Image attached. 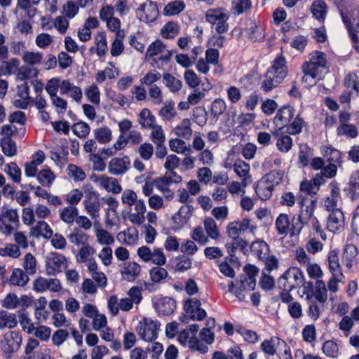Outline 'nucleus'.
Masks as SVG:
<instances>
[{
  "label": "nucleus",
  "mask_w": 359,
  "mask_h": 359,
  "mask_svg": "<svg viewBox=\"0 0 359 359\" xmlns=\"http://www.w3.org/2000/svg\"><path fill=\"white\" fill-rule=\"evenodd\" d=\"M284 173L282 170H273L266 174L261 179L264 180L266 183L271 185L274 189V187L279 184L283 178Z\"/></svg>",
  "instance_id": "nucleus-50"
},
{
  "label": "nucleus",
  "mask_w": 359,
  "mask_h": 359,
  "mask_svg": "<svg viewBox=\"0 0 359 359\" xmlns=\"http://www.w3.org/2000/svg\"><path fill=\"white\" fill-rule=\"evenodd\" d=\"M201 303L198 299H189L184 302L186 314L180 317L182 322L188 323L189 320H202L206 317V312L201 308Z\"/></svg>",
  "instance_id": "nucleus-7"
},
{
  "label": "nucleus",
  "mask_w": 359,
  "mask_h": 359,
  "mask_svg": "<svg viewBox=\"0 0 359 359\" xmlns=\"http://www.w3.org/2000/svg\"><path fill=\"white\" fill-rule=\"evenodd\" d=\"M137 15L141 21L151 22L156 20L158 15V9L156 4L147 1L137 9Z\"/></svg>",
  "instance_id": "nucleus-12"
},
{
  "label": "nucleus",
  "mask_w": 359,
  "mask_h": 359,
  "mask_svg": "<svg viewBox=\"0 0 359 359\" xmlns=\"http://www.w3.org/2000/svg\"><path fill=\"white\" fill-rule=\"evenodd\" d=\"M43 54L39 52L25 51L22 55V60L29 66L34 67L41 64Z\"/></svg>",
  "instance_id": "nucleus-57"
},
{
  "label": "nucleus",
  "mask_w": 359,
  "mask_h": 359,
  "mask_svg": "<svg viewBox=\"0 0 359 359\" xmlns=\"http://www.w3.org/2000/svg\"><path fill=\"white\" fill-rule=\"evenodd\" d=\"M180 31V26L174 22H167L161 29V33L165 39H172L176 36Z\"/></svg>",
  "instance_id": "nucleus-54"
},
{
  "label": "nucleus",
  "mask_w": 359,
  "mask_h": 359,
  "mask_svg": "<svg viewBox=\"0 0 359 359\" xmlns=\"http://www.w3.org/2000/svg\"><path fill=\"white\" fill-rule=\"evenodd\" d=\"M233 168L236 175L241 178L243 188L251 183L252 179L250 175V166L248 163L243 160L238 159L234 162Z\"/></svg>",
  "instance_id": "nucleus-20"
},
{
  "label": "nucleus",
  "mask_w": 359,
  "mask_h": 359,
  "mask_svg": "<svg viewBox=\"0 0 359 359\" xmlns=\"http://www.w3.org/2000/svg\"><path fill=\"white\" fill-rule=\"evenodd\" d=\"M203 224L205 232L208 237L215 240L219 237V231L213 218L206 217L204 219Z\"/></svg>",
  "instance_id": "nucleus-48"
},
{
  "label": "nucleus",
  "mask_w": 359,
  "mask_h": 359,
  "mask_svg": "<svg viewBox=\"0 0 359 359\" xmlns=\"http://www.w3.org/2000/svg\"><path fill=\"white\" fill-rule=\"evenodd\" d=\"M89 161L92 163L93 170L97 172H102L106 168V163L103 157L100 153L91 154L89 155Z\"/></svg>",
  "instance_id": "nucleus-64"
},
{
  "label": "nucleus",
  "mask_w": 359,
  "mask_h": 359,
  "mask_svg": "<svg viewBox=\"0 0 359 359\" xmlns=\"http://www.w3.org/2000/svg\"><path fill=\"white\" fill-rule=\"evenodd\" d=\"M280 133H281V131L278 133V135L275 133L277 137L276 146L281 152H287L292 148V140L290 136L287 135H280Z\"/></svg>",
  "instance_id": "nucleus-53"
},
{
  "label": "nucleus",
  "mask_w": 359,
  "mask_h": 359,
  "mask_svg": "<svg viewBox=\"0 0 359 359\" xmlns=\"http://www.w3.org/2000/svg\"><path fill=\"white\" fill-rule=\"evenodd\" d=\"M32 234L35 237L42 236L50 238L53 236V231L50 226L44 221H39L32 229Z\"/></svg>",
  "instance_id": "nucleus-39"
},
{
  "label": "nucleus",
  "mask_w": 359,
  "mask_h": 359,
  "mask_svg": "<svg viewBox=\"0 0 359 359\" xmlns=\"http://www.w3.org/2000/svg\"><path fill=\"white\" fill-rule=\"evenodd\" d=\"M326 63L325 54L320 51H314L310 54L309 62L303 64L302 70L310 75H315L316 73H320V69L325 68Z\"/></svg>",
  "instance_id": "nucleus-10"
},
{
  "label": "nucleus",
  "mask_w": 359,
  "mask_h": 359,
  "mask_svg": "<svg viewBox=\"0 0 359 359\" xmlns=\"http://www.w3.org/2000/svg\"><path fill=\"white\" fill-rule=\"evenodd\" d=\"M68 238L72 244L76 246L81 245L82 247L89 244V236L79 229H74V231L69 234Z\"/></svg>",
  "instance_id": "nucleus-32"
},
{
  "label": "nucleus",
  "mask_w": 359,
  "mask_h": 359,
  "mask_svg": "<svg viewBox=\"0 0 359 359\" xmlns=\"http://www.w3.org/2000/svg\"><path fill=\"white\" fill-rule=\"evenodd\" d=\"M90 180L100 188L106 190L107 192L118 194L122 191L121 184L115 177H109L107 175H93L90 176Z\"/></svg>",
  "instance_id": "nucleus-11"
},
{
  "label": "nucleus",
  "mask_w": 359,
  "mask_h": 359,
  "mask_svg": "<svg viewBox=\"0 0 359 359\" xmlns=\"http://www.w3.org/2000/svg\"><path fill=\"white\" fill-rule=\"evenodd\" d=\"M19 217L16 210L4 208L0 213V233L9 236L18 227Z\"/></svg>",
  "instance_id": "nucleus-5"
},
{
  "label": "nucleus",
  "mask_w": 359,
  "mask_h": 359,
  "mask_svg": "<svg viewBox=\"0 0 359 359\" xmlns=\"http://www.w3.org/2000/svg\"><path fill=\"white\" fill-rule=\"evenodd\" d=\"M344 226V215L341 209H335L327 218V228L332 232L341 231Z\"/></svg>",
  "instance_id": "nucleus-18"
},
{
  "label": "nucleus",
  "mask_w": 359,
  "mask_h": 359,
  "mask_svg": "<svg viewBox=\"0 0 359 359\" xmlns=\"http://www.w3.org/2000/svg\"><path fill=\"white\" fill-rule=\"evenodd\" d=\"M251 251L256 255L259 259H264L269 252V247L264 241H256L251 245Z\"/></svg>",
  "instance_id": "nucleus-46"
},
{
  "label": "nucleus",
  "mask_w": 359,
  "mask_h": 359,
  "mask_svg": "<svg viewBox=\"0 0 359 359\" xmlns=\"http://www.w3.org/2000/svg\"><path fill=\"white\" fill-rule=\"evenodd\" d=\"M78 216V209L72 205L65 207L60 210V217L61 220L67 224H72L76 221V218Z\"/></svg>",
  "instance_id": "nucleus-40"
},
{
  "label": "nucleus",
  "mask_w": 359,
  "mask_h": 359,
  "mask_svg": "<svg viewBox=\"0 0 359 359\" xmlns=\"http://www.w3.org/2000/svg\"><path fill=\"white\" fill-rule=\"evenodd\" d=\"M316 204V201L311 199H304L302 201L300 213L297 215H294L292 218V235L299 234L304 226L310 223L317 231H320L318 222L316 218L313 217Z\"/></svg>",
  "instance_id": "nucleus-1"
},
{
  "label": "nucleus",
  "mask_w": 359,
  "mask_h": 359,
  "mask_svg": "<svg viewBox=\"0 0 359 359\" xmlns=\"http://www.w3.org/2000/svg\"><path fill=\"white\" fill-rule=\"evenodd\" d=\"M171 54V52L166 49L165 46L161 41L157 40L149 45L145 57L147 58L159 55V60L167 62L170 59Z\"/></svg>",
  "instance_id": "nucleus-13"
},
{
  "label": "nucleus",
  "mask_w": 359,
  "mask_h": 359,
  "mask_svg": "<svg viewBox=\"0 0 359 359\" xmlns=\"http://www.w3.org/2000/svg\"><path fill=\"white\" fill-rule=\"evenodd\" d=\"M175 135L184 140H189L193 134L191 123L189 118H184L174 129Z\"/></svg>",
  "instance_id": "nucleus-30"
},
{
  "label": "nucleus",
  "mask_w": 359,
  "mask_h": 359,
  "mask_svg": "<svg viewBox=\"0 0 359 359\" xmlns=\"http://www.w3.org/2000/svg\"><path fill=\"white\" fill-rule=\"evenodd\" d=\"M163 78L165 86L168 87L171 92L176 93L181 89L182 83L180 80L168 73L164 74Z\"/></svg>",
  "instance_id": "nucleus-55"
},
{
  "label": "nucleus",
  "mask_w": 359,
  "mask_h": 359,
  "mask_svg": "<svg viewBox=\"0 0 359 359\" xmlns=\"http://www.w3.org/2000/svg\"><path fill=\"white\" fill-rule=\"evenodd\" d=\"M5 172L11 178L13 182L20 183L21 181V170L18 165L14 163H8L4 170Z\"/></svg>",
  "instance_id": "nucleus-60"
},
{
  "label": "nucleus",
  "mask_w": 359,
  "mask_h": 359,
  "mask_svg": "<svg viewBox=\"0 0 359 359\" xmlns=\"http://www.w3.org/2000/svg\"><path fill=\"white\" fill-rule=\"evenodd\" d=\"M280 345L285 346L283 340L278 337H273L269 340L264 341L261 344V347L265 353L273 355L277 352Z\"/></svg>",
  "instance_id": "nucleus-31"
},
{
  "label": "nucleus",
  "mask_w": 359,
  "mask_h": 359,
  "mask_svg": "<svg viewBox=\"0 0 359 359\" xmlns=\"http://www.w3.org/2000/svg\"><path fill=\"white\" fill-rule=\"evenodd\" d=\"M267 73L269 76H273L281 83L287 74L285 58L279 57L276 59L273 65L268 69Z\"/></svg>",
  "instance_id": "nucleus-21"
},
{
  "label": "nucleus",
  "mask_w": 359,
  "mask_h": 359,
  "mask_svg": "<svg viewBox=\"0 0 359 359\" xmlns=\"http://www.w3.org/2000/svg\"><path fill=\"white\" fill-rule=\"evenodd\" d=\"M55 178L54 173L50 169H43L37 175L39 182L45 187H50Z\"/></svg>",
  "instance_id": "nucleus-62"
},
{
  "label": "nucleus",
  "mask_w": 359,
  "mask_h": 359,
  "mask_svg": "<svg viewBox=\"0 0 359 359\" xmlns=\"http://www.w3.org/2000/svg\"><path fill=\"white\" fill-rule=\"evenodd\" d=\"M172 264L176 271L184 272L191 268L192 261L184 255H181L173 259Z\"/></svg>",
  "instance_id": "nucleus-38"
},
{
  "label": "nucleus",
  "mask_w": 359,
  "mask_h": 359,
  "mask_svg": "<svg viewBox=\"0 0 359 359\" xmlns=\"http://www.w3.org/2000/svg\"><path fill=\"white\" fill-rule=\"evenodd\" d=\"M79 6L73 1H67L62 6L63 15L68 19L74 18L79 13Z\"/></svg>",
  "instance_id": "nucleus-63"
},
{
  "label": "nucleus",
  "mask_w": 359,
  "mask_h": 359,
  "mask_svg": "<svg viewBox=\"0 0 359 359\" xmlns=\"http://www.w3.org/2000/svg\"><path fill=\"white\" fill-rule=\"evenodd\" d=\"M229 18V13L223 7L208 9L205 13V20L212 25H215V29L219 34H223L228 31Z\"/></svg>",
  "instance_id": "nucleus-3"
},
{
  "label": "nucleus",
  "mask_w": 359,
  "mask_h": 359,
  "mask_svg": "<svg viewBox=\"0 0 359 359\" xmlns=\"http://www.w3.org/2000/svg\"><path fill=\"white\" fill-rule=\"evenodd\" d=\"M45 264L46 274L53 276L65 270L68 262L65 256L56 252H51L46 257Z\"/></svg>",
  "instance_id": "nucleus-8"
},
{
  "label": "nucleus",
  "mask_w": 359,
  "mask_h": 359,
  "mask_svg": "<svg viewBox=\"0 0 359 359\" xmlns=\"http://www.w3.org/2000/svg\"><path fill=\"white\" fill-rule=\"evenodd\" d=\"M87 213L93 218L97 219L100 216V203L97 197L89 198L83 202Z\"/></svg>",
  "instance_id": "nucleus-36"
},
{
  "label": "nucleus",
  "mask_w": 359,
  "mask_h": 359,
  "mask_svg": "<svg viewBox=\"0 0 359 359\" xmlns=\"http://www.w3.org/2000/svg\"><path fill=\"white\" fill-rule=\"evenodd\" d=\"M324 182L325 179L319 174H316L311 180L302 182L300 189L308 194H316Z\"/></svg>",
  "instance_id": "nucleus-24"
},
{
  "label": "nucleus",
  "mask_w": 359,
  "mask_h": 359,
  "mask_svg": "<svg viewBox=\"0 0 359 359\" xmlns=\"http://www.w3.org/2000/svg\"><path fill=\"white\" fill-rule=\"evenodd\" d=\"M67 172L69 177L75 182H82L86 179V177L84 170L74 164H70L68 165Z\"/></svg>",
  "instance_id": "nucleus-58"
},
{
  "label": "nucleus",
  "mask_w": 359,
  "mask_h": 359,
  "mask_svg": "<svg viewBox=\"0 0 359 359\" xmlns=\"http://www.w3.org/2000/svg\"><path fill=\"white\" fill-rule=\"evenodd\" d=\"M175 306V301L172 298L166 297L158 302L157 311L161 314L168 316L173 313Z\"/></svg>",
  "instance_id": "nucleus-37"
},
{
  "label": "nucleus",
  "mask_w": 359,
  "mask_h": 359,
  "mask_svg": "<svg viewBox=\"0 0 359 359\" xmlns=\"http://www.w3.org/2000/svg\"><path fill=\"white\" fill-rule=\"evenodd\" d=\"M176 115L174 102H165L159 110V116L164 120H171Z\"/></svg>",
  "instance_id": "nucleus-61"
},
{
  "label": "nucleus",
  "mask_w": 359,
  "mask_h": 359,
  "mask_svg": "<svg viewBox=\"0 0 359 359\" xmlns=\"http://www.w3.org/2000/svg\"><path fill=\"white\" fill-rule=\"evenodd\" d=\"M248 229L252 233H255L257 229L255 225L251 224V221L249 218L229 223L226 226V234L233 240V243L231 246L227 247L228 249L231 248V251H233L234 248H245L248 245L247 242L240 235Z\"/></svg>",
  "instance_id": "nucleus-2"
},
{
  "label": "nucleus",
  "mask_w": 359,
  "mask_h": 359,
  "mask_svg": "<svg viewBox=\"0 0 359 359\" xmlns=\"http://www.w3.org/2000/svg\"><path fill=\"white\" fill-rule=\"evenodd\" d=\"M159 327L158 321L145 317L138 322L135 330L141 339L151 342L157 338Z\"/></svg>",
  "instance_id": "nucleus-4"
},
{
  "label": "nucleus",
  "mask_w": 359,
  "mask_h": 359,
  "mask_svg": "<svg viewBox=\"0 0 359 359\" xmlns=\"http://www.w3.org/2000/svg\"><path fill=\"white\" fill-rule=\"evenodd\" d=\"M156 118L149 109L144 108L138 114V123L143 128L149 129L155 125Z\"/></svg>",
  "instance_id": "nucleus-35"
},
{
  "label": "nucleus",
  "mask_w": 359,
  "mask_h": 359,
  "mask_svg": "<svg viewBox=\"0 0 359 359\" xmlns=\"http://www.w3.org/2000/svg\"><path fill=\"white\" fill-rule=\"evenodd\" d=\"M314 297L321 303H325L327 299V289L324 281L318 280L312 292Z\"/></svg>",
  "instance_id": "nucleus-42"
},
{
  "label": "nucleus",
  "mask_w": 359,
  "mask_h": 359,
  "mask_svg": "<svg viewBox=\"0 0 359 359\" xmlns=\"http://www.w3.org/2000/svg\"><path fill=\"white\" fill-rule=\"evenodd\" d=\"M133 212L129 215V221L137 225L142 224L145 220L147 206L143 199H139L135 204Z\"/></svg>",
  "instance_id": "nucleus-19"
},
{
  "label": "nucleus",
  "mask_w": 359,
  "mask_h": 359,
  "mask_svg": "<svg viewBox=\"0 0 359 359\" xmlns=\"http://www.w3.org/2000/svg\"><path fill=\"white\" fill-rule=\"evenodd\" d=\"M256 285V280H253L252 279L245 280L244 278H241L240 280V286L236 290H233L234 284L233 281H231L229 290L231 293H234L237 298L240 300H244L245 299L247 293L253 290Z\"/></svg>",
  "instance_id": "nucleus-17"
},
{
  "label": "nucleus",
  "mask_w": 359,
  "mask_h": 359,
  "mask_svg": "<svg viewBox=\"0 0 359 359\" xmlns=\"http://www.w3.org/2000/svg\"><path fill=\"white\" fill-rule=\"evenodd\" d=\"M95 250L89 244L82 246L76 255V260L78 262L84 263L87 262L89 259L93 258Z\"/></svg>",
  "instance_id": "nucleus-59"
},
{
  "label": "nucleus",
  "mask_w": 359,
  "mask_h": 359,
  "mask_svg": "<svg viewBox=\"0 0 359 359\" xmlns=\"http://www.w3.org/2000/svg\"><path fill=\"white\" fill-rule=\"evenodd\" d=\"M140 271L141 267L140 264L135 262H129L124 264L121 270V273L124 280L133 281L138 276Z\"/></svg>",
  "instance_id": "nucleus-26"
},
{
  "label": "nucleus",
  "mask_w": 359,
  "mask_h": 359,
  "mask_svg": "<svg viewBox=\"0 0 359 359\" xmlns=\"http://www.w3.org/2000/svg\"><path fill=\"white\" fill-rule=\"evenodd\" d=\"M130 167V161L128 156L114 157L108 164L109 172L113 175H121L126 173Z\"/></svg>",
  "instance_id": "nucleus-14"
},
{
  "label": "nucleus",
  "mask_w": 359,
  "mask_h": 359,
  "mask_svg": "<svg viewBox=\"0 0 359 359\" xmlns=\"http://www.w3.org/2000/svg\"><path fill=\"white\" fill-rule=\"evenodd\" d=\"M357 255L358 249L354 245L348 244L345 246L342 255V259L347 268L351 269L352 267Z\"/></svg>",
  "instance_id": "nucleus-33"
},
{
  "label": "nucleus",
  "mask_w": 359,
  "mask_h": 359,
  "mask_svg": "<svg viewBox=\"0 0 359 359\" xmlns=\"http://www.w3.org/2000/svg\"><path fill=\"white\" fill-rule=\"evenodd\" d=\"M137 254L144 262H151L156 266H163L166 263V257L160 248L151 249L148 246L143 245L137 249Z\"/></svg>",
  "instance_id": "nucleus-6"
},
{
  "label": "nucleus",
  "mask_w": 359,
  "mask_h": 359,
  "mask_svg": "<svg viewBox=\"0 0 359 359\" xmlns=\"http://www.w3.org/2000/svg\"><path fill=\"white\" fill-rule=\"evenodd\" d=\"M61 94L68 95L77 103L81 102L83 97L81 88L71 83L69 80H62Z\"/></svg>",
  "instance_id": "nucleus-23"
},
{
  "label": "nucleus",
  "mask_w": 359,
  "mask_h": 359,
  "mask_svg": "<svg viewBox=\"0 0 359 359\" xmlns=\"http://www.w3.org/2000/svg\"><path fill=\"white\" fill-rule=\"evenodd\" d=\"M294 114V109L291 107H284L280 109L274 117L273 122L278 129L276 130V134L282 131L286 126L291 121Z\"/></svg>",
  "instance_id": "nucleus-15"
},
{
  "label": "nucleus",
  "mask_w": 359,
  "mask_h": 359,
  "mask_svg": "<svg viewBox=\"0 0 359 359\" xmlns=\"http://www.w3.org/2000/svg\"><path fill=\"white\" fill-rule=\"evenodd\" d=\"M185 8V4L182 1H174L168 4L163 8L165 15L171 16L178 15Z\"/></svg>",
  "instance_id": "nucleus-49"
},
{
  "label": "nucleus",
  "mask_w": 359,
  "mask_h": 359,
  "mask_svg": "<svg viewBox=\"0 0 359 359\" xmlns=\"http://www.w3.org/2000/svg\"><path fill=\"white\" fill-rule=\"evenodd\" d=\"M29 281V278L28 274L19 268H16L13 270L9 278L11 285L18 287L25 286Z\"/></svg>",
  "instance_id": "nucleus-29"
},
{
  "label": "nucleus",
  "mask_w": 359,
  "mask_h": 359,
  "mask_svg": "<svg viewBox=\"0 0 359 359\" xmlns=\"http://www.w3.org/2000/svg\"><path fill=\"white\" fill-rule=\"evenodd\" d=\"M304 280L302 271L297 267H291L279 278V284L287 290L297 288Z\"/></svg>",
  "instance_id": "nucleus-9"
},
{
  "label": "nucleus",
  "mask_w": 359,
  "mask_h": 359,
  "mask_svg": "<svg viewBox=\"0 0 359 359\" xmlns=\"http://www.w3.org/2000/svg\"><path fill=\"white\" fill-rule=\"evenodd\" d=\"M273 188L271 185L266 183L264 180L260 179L257 182L255 191L258 197L262 200H268L272 196Z\"/></svg>",
  "instance_id": "nucleus-41"
},
{
  "label": "nucleus",
  "mask_w": 359,
  "mask_h": 359,
  "mask_svg": "<svg viewBox=\"0 0 359 359\" xmlns=\"http://www.w3.org/2000/svg\"><path fill=\"white\" fill-rule=\"evenodd\" d=\"M18 324L16 316L5 311H0V329L15 327Z\"/></svg>",
  "instance_id": "nucleus-43"
},
{
  "label": "nucleus",
  "mask_w": 359,
  "mask_h": 359,
  "mask_svg": "<svg viewBox=\"0 0 359 359\" xmlns=\"http://www.w3.org/2000/svg\"><path fill=\"white\" fill-rule=\"evenodd\" d=\"M93 231L95 235L96 241L100 245H106L108 247L115 243V239L106 229H103L98 223H94Z\"/></svg>",
  "instance_id": "nucleus-22"
},
{
  "label": "nucleus",
  "mask_w": 359,
  "mask_h": 359,
  "mask_svg": "<svg viewBox=\"0 0 359 359\" xmlns=\"http://www.w3.org/2000/svg\"><path fill=\"white\" fill-rule=\"evenodd\" d=\"M329 271L332 276L344 277L342 273V268L339 263V259L336 250H332L329 252L327 257Z\"/></svg>",
  "instance_id": "nucleus-28"
},
{
  "label": "nucleus",
  "mask_w": 359,
  "mask_h": 359,
  "mask_svg": "<svg viewBox=\"0 0 359 359\" xmlns=\"http://www.w3.org/2000/svg\"><path fill=\"white\" fill-rule=\"evenodd\" d=\"M168 145L170 150L175 153L184 154L191 151L190 146L187 145L183 140L179 138L171 139L169 140Z\"/></svg>",
  "instance_id": "nucleus-45"
},
{
  "label": "nucleus",
  "mask_w": 359,
  "mask_h": 359,
  "mask_svg": "<svg viewBox=\"0 0 359 359\" xmlns=\"http://www.w3.org/2000/svg\"><path fill=\"white\" fill-rule=\"evenodd\" d=\"M290 219L287 214L281 213L275 222L276 229L279 235H287L290 230Z\"/></svg>",
  "instance_id": "nucleus-44"
},
{
  "label": "nucleus",
  "mask_w": 359,
  "mask_h": 359,
  "mask_svg": "<svg viewBox=\"0 0 359 359\" xmlns=\"http://www.w3.org/2000/svg\"><path fill=\"white\" fill-rule=\"evenodd\" d=\"M39 74V70L34 67L23 65L18 68L16 78L18 80L24 81L35 78Z\"/></svg>",
  "instance_id": "nucleus-34"
},
{
  "label": "nucleus",
  "mask_w": 359,
  "mask_h": 359,
  "mask_svg": "<svg viewBox=\"0 0 359 359\" xmlns=\"http://www.w3.org/2000/svg\"><path fill=\"white\" fill-rule=\"evenodd\" d=\"M94 137L98 142L107 144L111 140V130L107 127H101L94 130Z\"/></svg>",
  "instance_id": "nucleus-52"
},
{
  "label": "nucleus",
  "mask_w": 359,
  "mask_h": 359,
  "mask_svg": "<svg viewBox=\"0 0 359 359\" xmlns=\"http://www.w3.org/2000/svg\"><path fill=\"white\" fill-rule=\"evenodd\" d=\"M330 188V194L325 200V207L327 211L333 212L335 209H341L338 207L340 202L339 189L334 184H331Z\"/></svg>",
  "instance_id": "nucleus-25"
},
{
  "label": "nucleus",
  "mask_w": 359,
  "mask_h": 359,
  "mask_svg": "<svg viewBox=\"0 0 359 359\" xmlns=\"http://www.w3.org/2000/svg\"><path fill=\"white\" fill-rule=\"evenodd\" d=\"M22 343L21 335L16 332H8L4 334L2 341L4 351L8 353L16 352Z\"/></svg>",
  "instance_id": "nucleus-16"
},
{
  "label": "nucleus",
  "mask_w": 359,
  "mask_h": 359,
  "mask_svg": "<svg viewBox=\"0 0 359 359\" xmlns=\"http://www.w3.org/2000/svg\"><path fill=\"white\" fill-rule=\"evenodd\" d=\"M252 7L250 0H233L232 1L231 12L234 15H241L248 11Z\"/></svg>",
  "instance_id": "nucleus-51"
},
{
  "label": "nucleus",
  "mask_w": 359,
  "mask_h": 359,
  "mask_svg": "<svg viewBox=\"0 0 359 359\" xmlns=\"http://www.w3.org/2000/svg\"><path fill=\"white\" fill-rule=\"evenodd\" d=\"M192 216V210L190 206H182L177 212L172 216V220L177 229L183 227Z\"/></svg>",
  "instance_id": "nucleus-27"
},
{
  "label": "nucleus",
  "mask_w": 359,
  "mask_h": 359,
  "mask_svg": "<svg viewBox=\"0 0 359 359\" xmlns=\"http://www.w3.org/2000/svg\"><path fill=\"white\" fill-rule=\"evenodd\" d=\"M22 267L28 275H34L37 271V262L31 253H27L23 258Z\"/></svg>",
  "instance_id": "nucleus-47"
},
{
  "label": "nucleus",
  "mask_w": 359,
  "mask_h": 359,
  "mask_svg": "<svg viewBox=\"0 0 359 359\" xmlns=\"http://www.w3.org/2000/svg\"><path fill=\"white\" fill-rule=\"evenodd\" d=\"M1 147L3 153L7 156H13L17 153V147L15 142L8 137H4L1 140Z\"/></svg>",
  "instance_id": "nucleus-56"
}]
</instances>
